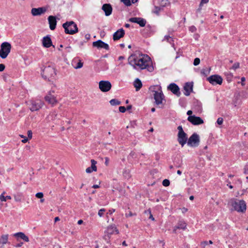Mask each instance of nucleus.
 Instances as JSON below:
<instances>
[{
	"instance_id": "4d7b16f0",
	"label": "nucleus",
	"mask_w": 248,
	"mask_h": 248,
	"mask_svg": "<svg viewBox=\"0 0 248 248\" xmlns=\"http://www.w3.org/2000/svg\"><path fill=\"white\" fill-rule=\"evenodd\" d=\"M115 211V210L114 209H111L108 210V212L107 213V214H109L111 215Z\"/></svg>"
},
{
	"instance_id": "052dcab7",
	"label": "nucleus",
	"mask_w": 248,
	"mask_h": 248,
	"mask_svg": "<svg viewBox=\"0 0 248 248\" xmlns=\"http://www.w3.org/2000/svg\"><path fill=\"white\" fill-rule=\"evenodd\" d=\"M108 163H109V158L107 157H105V165L106 166H108Z\"/></svg>"
},
{
	"instance_id": "423d86ee",
	"label": "nucleus",
	"mask_w": 248,
	"mask_h": 248,
	"mask_svg": "<svg viewBox=\"0 0 248 248\" xmlns=\"http://www.w3.org/2000/svg\"><path fill=\"white\" fill-rule=\"evenodd\" d=\"M200 143V137L196 133H193L188 139L187 144L190 147H197Z\"/></svg>"
},
{
	"instance_id": "7c9ffc66",
	"label": "nucleus",
	"mask_w": 248,
	"mask_h": 248,
	"mask_svg": "<svg viewBox=\"0 0 248 248\" xmlns=\"http://www.w3.org/2000/svg\"><path fill=\"white\" fill-rule=\"evenodd\" d=\"M91 162V166L90 167H91L92 170H93V171H96L97 170V167L96 166L97 162L94 159H92Z\"/></svg>"
},
{
	"instance_id": "0e129e2a",
	"label": "nucleus",
	"mask_w": 248,
	"mask_h": 248,
	"mask_svg": "<svg viewBox=\"0 0 248 248\" xmlns=\"http://www.w3.org/2000/svg\"><path fill=\"white\" fill-rule=\"evenodd\" d=\"M159 244L160 246H162V247H164V246L165 245V243L161 241H159ZM162 248H164L163 247Z\"/></svg>"
},
{
	"instance_id": "49530a36",
	"label": "nucleus",
	"mask_w": 248,
	"mask_h": 248,
	"mask_svg": "<svg viewBox=\"0 0 248 248\" xmlns=\"http://www.w3.org/2000/svg\"><path fill=\"white\" fill-rule=\"evenodd\" d=\"M223 119L221 117H219L217 119V123L219 125H221L223 123Z\"/></svg>"
},
{
	"instance_id": "8fccbe9b",
	"label": "nucleus",
	"mask_w": 248,
	"mask_h": 248,
	"mask_svg": "<svg viewBox=\"0 0 248 248\" xmlns=\"http://www.w3.org/2000/svg\"><path fill=\"white\" fill-rule=\"evenodd\" d=\"M244 173L246 174H248V163L245 166Z\"/></svg>"
},
{
	"instance_id": "4468645a",
	"label": "nucleus",
	"mask_w": 248,
	"mask_h": 248,
	"mask_svg": "<svg viewBox=\"0 0 248 248\" xmlns=\"http://www.w3.org/2000/svg\"><path fill=\"white\" fill-rule=\"evenodd\" d=\"M188 138L187 134L185 132L181 134H178L177 141L183 147L187 143Z\"/></svg>"
},
{
	"instance_id": "1a4fd4ad",
	"label": "nucleus",
	"mask_w": 248,
	"mask_h": 248,
	"mask_svg": "<svg viewBox=\"0 0 248 248\" xmlns=\"http://www.w3.org/2000/svg\"><path fill=\"white\" fill-rule=\"evenodd\" d=\"M99 88L103 92L109 91L111 88V83L108 80H101L99 82Z\"/></svg>"
},
{
	"instance_id": "412c9836",
	"label": "nucleus",
	"mask_w": 248,
	"mask_h": 248,
	"mask_svg": "<svg viewBox=\"0 0 248 248\" xmlns=\"http://www.w3.org/2000/svg\"><path fill=\"white\" fill-rule=\"evenodd\" d=\"M49 28L51 30H54L56 28L57 21L56 16H50L48 17Z\"/></svg>"
},
{
	"instance_id": "c03bdc74",
	"label": "nucleus",
	"mask_w": 248,
	"mask_h": 248,
	"mask_svg": "<svg viewBox=\"0 0 248 248\" xmlns=\"http://www.w3.org/2000/svg\"><path fill=\"white\" fill-rule=\"evenodd\" d=\"M189 30L191 32H194L196 31L197 29L194 26H191L189 28Z\"/></svg>"
},
{
	"instance_id": "f257e3e1",
	"label": "nucleus",
	"mask_w": 248,
	"mask_h": 248,
	"mask_svg": "<svg viewBox=\"0 0 248 248\" xmlns=\"http://www.w3.org/2000/svg\"><path fill=\"white\" fill-rule=\"evenodd\" d=\"M128 60L129 64L135 69H147L149 72L154 70V67L151 65V58L147 55H144L141 57L131 55Z\"/></svg>"
},
{
	"instance_id": "5701e85b",
	"label": "nucleus",
	"mask_w": 248,
	"mask_h": 248,
	"mask_svg": "<svg viewBox=\"0 0 248 248\" xmlns=\"http://www.w3.org/2000/svg\"><path fill=\"white\" fill-rule=\"evenodd\" d=\"M45 99L48 103L52 105L57 103L56 97L53 95H52L50 93L45 97Z\"/></svg>"
},
{
	"instance_id": "79ce46f5",
	"label": "nucleus",
	"mask_w": 248,
	"mask_h": 248,
	"mask_svg": "<svg viewBox=\"0 0 248 248\" xmlns=\"http://www.w3.org/2000/svg\"><path fill=\"white\" fill-rule=\"evenodd\" d=\"M177 129L178 130V134H181L185 133L184 131L183 130V127L182 125H179L177 127Z\"/></svg>"
},
{
	"instance_id": "13d9d810",
	"label": "nucleus",
	"mask_w": 248,
	"mask_h": 248,
	"mask_svg": "<svg viewBox=\"0 0 248 248\" xmlns=\"http://www.w3.org/2000/svg\"><path fill=\"white\" fill-rule=\"evenodd\" d=\"M209 1V0H202L200 4V7H201L202 6V3H206Z\"/></svg>"
},
{
	"instance_id": "393cba45",
	"label": "nucleus",
	"mask_w": 248,
	"mask_h": 248,
	"mask_svg": "<svg viewBox=\"0 0 248 248\" xmlns=\"http://www.w3.org/2000/svg\"><path fill=\"white\" fill-rule=\"evenodd\" d=\"M186 223L183 221H179L178 223V224L177 226H175L173 230V232L175 233H176V231L177 229H182V230H185L186 229Z\"/></svg>"
},
{
	"instance_id": "603ef678",
	"label": "nucleus",
	"mask_w": 248,
	"mask_h": 248,
	"mask_svg": "<svg viewBox=\"0 0 248 248\" xmlns=\"http://www.w3.org/2000/svg\"><path fill=\"white\" fill-rule=\"evenodd\" d=\"M93 171V170H92L91 167H88L86 170V172L88 173H90L92 172Z\"/></svg>"
},
{
	"instance_id": "e2e57ef3",
	"label": "nucleus",
	"mask_w": 248,
	"mask_h": 248,
	"mask_svg": "<svg viewBox=\"0 0 248 248\" xmlns=\"http://www.w3.org/2000/svg\"><path fill=\"white\" fill-rule=\"evenodd\" d=\"M90 34H86L85 35V37L86 38V39L87 40H89L90 39Z\"/></svg>"
},
{
	"instance_id": "a878e982",
	"label": "nucleus",
	"mask_w": 248,
	"mask_h": 248,
	"mask_svg": "<svg viewBox=\"0 0 248 248\" xmlns=\"http://www.w3.org/2000/svg\"><path fill=\"white\" fill-rule=\"evenodd\" d=\"M133 84L137 91H139L142 86V82L139 78H136L134 81Z\"/></svg>"
},
{
	"instance_id": "774afa93",
	"label": "nucleus",
	"mask_w": 248,
	"mask_h": 248,
	"mask_svg": "<svg viewBox=\"0 0 248 248\" xmlns=\"http://www.w3.org/2000/svg\"><path fill=\"white\" fill-rule=\"evenodd\" d=\"M28 140V139L27 138H24V139L22 140V142L23 143H26Z\"/></svg>"
},
{
	"instance_id": "c756f323",
	"label": "nucleus",
	"mask_w": 248,
	"mask_h": 248,
	"mask_svg": "<svg viewBox=\"0 0 248 248\" xmlns=\"http://www.w3.org/2000/svg\"><path fill=\"white\" fill-rule=\"evenodd\" d=\"M109 103L112 106H117L121 104V101L116 99H112L110 100Z\"/></svg>"
},
{
	"instance_id": "2eb2a0df",
	"label": "nucleus",
	"mask_w": 248,
	"mask_h": 248,
	"mask_svg": "<svg viewBox=\"0 0 248 248\" xmlns=\"http://www.w3.org/2000/svg\"><path fill=\"white\" fill-rule=\"evenodd\" d=\"M193 83L192 82H186L184 86V90L185 91L184 94L186 96H189L190 94V93L193 91Z\"/></svg>"
},
{
	"instance_id": "c85d7f7f",
	"label": "nucleus",
	"mask_w": 248,
	"mask_h": 248,
	"mask_svg": "<svg viewBox=\"0 0 248 248\" xmlns=\"http://www.w3.org/2000/svg\"><path fill=\"white\" fill-rule=\"evenodd\" d=\"M8 234H3L1 236V237L0 238V241H1V245L0 246H3L4 244H6L8 242Z\"/></svg>"
},
{
	"instance_id": "4be33fe9",
	"label": "nucleus",
	"mask_w": 248,
	"mask_h": 248,
	"mask_svg": "<svg viewBox=\"0 0 248 248\" xmlns=\"http://www.w3.org/2000/svg\"><path fill=\"white\" fill-rule=\"evenodd\" d=\"M114 232H116V234L119 233V231L114 224L108 226L105 231V233L109 235L114 234Z\"/></svg>"
},
{
	"instance_id": "ddd939ff",
	"label": "nucleus",
	"mask_w": 248,
	"mask_h": 248,
	"mask_svg": "<svg viewBox=\"0 0 248 248\" xmlns=\"http://www.w3.org/2000/svg\"><path fill=\"white\" fill-rule=\"evenodd\" d=\"M93 46L97 48H104L106 50H109V47L108 44L102 41L101 40H98L93 43Z\"/></svg>"
},
{
	"instance_id": "9d476101",
	"label": "nucleus",
	"mask_w": 248,
	"mask_h": 248,
	"mask_svg": "<svg viewBox=\"0 0 248 248\" xmlns=\"http://www.w3.org/2000/svg\"><path fill=\"white\" fill-rule=\"evenodd\" d=\"M154 98L155 100V103L157 105L162 104V101L164 98V95L161 90H160L159 92L158 91H154Z\"/></svg>"
},
{
	"instance_id": "9b49d317",
	"label": "nucleus",
	"mask_w": 248,
	"mask_h": 248,
	"mask_svg": "<svg viewBox=\"0 0 248 248\" xmlns=\"http://www.w3.org/2000/svg\"><path fill=\"white\" fill-rule=\"evenodd\" d=\"M168 90L170 91L174 94L179 97L181 95V92L179 86L174 83H171L167 87Z\"/></svg>"
},
{
	"instance_id": "cd10ccee",
	"label": "nucleus",
	"mask_w": 248,
	"mask_h": 248,
	"mask_svg": "<svg viewBox=\"0 0 248 248\" xmlns=\"http://www.w3.org/2000/svg\"><path fill=\"white\" fill-rule=\"evenodd\" d=\"M194 108L199 112L202 111V104L201 102L197 100L194 103Z\"/></svg>"
},
{
	"instance_id": "bb28decb",
	"label": "nucleus",
	"mask_w": 248,
	"mask_h": 248,
	"mask_svg": "<svg viewBox=\"0 0 248 248\" xmlns=\"http://www.w3.org/2000/svg\"><path fill=\"white\" fill-rule=\"evenodd\" d=\"M154 3L158 4L162 8L167 6L169 3L168 0H154Z\"/></svg>"
},
{
	"instance_id": "09e8293b",
	"label": "nucleus",
	"mask_w": 248,
	"mask_h": 248,
	"mask_svg": "<svg viewBox=\"0 0 248 248\" xmlns=\"http://www.w3.org/2000/svg\"><path fill=\"white\" fill-rule=\"evenodd\" d=\"M110 238V235L106 234L104 236V239L107 241V243H109V239Z\"/></svg>"
},
{
	"instance_id": "0eeeda50",
	"label": "nucleus",
	"mask_w": 248,
	"mask_h": 248,
	"mask_svg": "<svg viewBox=\"0 0 248 248\" xmlns=\"http://www.w3.org/2000/svg\"><path fill=\"white\" fill-rule=\"evenodd\" d=\"M207 80L212 85H221L223 81L222 78L218 75H213L207 78Z\"/></svg>"
},
{
	"instance_id": "69168bd1",
	"label": "nucleus",
	"mask_w": 248,
	"mask_h": 248,
	"mask_svg": "<svg viewBox=\"0 0 248 248\" xmlns=\"http://www.w3.org/2000/svg\"><path fill=\"white\" fill-rule=\"evenodd\" d=\"M133 216V214H132V213L131 212H130L128 214H126V217H132Z\"/></svg>"
},
{
	"instance_id": "b1692460",
	"label": "nucleus",
	"mask_w": 248,
	"mask_h": 248,
	"mask_svg": "<svg viewBox=\"0 0 248 248\" xmlns=\"http://www.w3.org/2000/svg\"><path fill=\"white\" fill-rule=\"evenodd\" d=\"M13 235L17 238H20V239L24 240L25 242H29V237L27 236H26L22 232H18L15 233Z\"/></svg>"
},
{
	"instance_id": "ea45409f",
	"label": "nucleus",
	"mask_w": 248,
	"mask_h": 248,
	"mask_svg": "<svg viewBox=\"0 0 248 248\" xmlns=\"http://www.w3.org/2000/svg\"><path fill=\"white\" fill-rule=\"evenodd\" d=\"M200 63V59L198 58H196L194 59V62H193V64L195 66H197L198 65H199Z\"/></svg>"
},
{
	"instance_id": "de8ad7c7",
	"label": "nucleus",
	"mask_w": 248,
	"mask_h": 248,
	"mask_svg": "<svg viewBox=\"0 0 248 248\" xmlns=\"http://www.w3.org/2000/svg\"><path fill=\"white\" fill-rule=\"evenodd\" d=\"M119 110L120 112L122 113H124L126 111V108L124 106H120L119 108Z\"/></svg>"
},
{
	"instance_id": "3c124183",
	"label": "nucleus",
	"mask_w": 248,
	"mask_h": 248,
	"mask_svg": "<svg viewBox=\"0 0 248 248\" xmlns=\"http://www.w3.org/2000/svg\"><path fill=\"white\" fill-rule=\"evenodd\" d=\"M27 133H28V138L30 139H31L32 138V131L31 130H28Z\"/></svg>"
},
{
	"instance_id": "473e14b6",
	"label": "nucleus",
	"mask_w": 248,
	"mask_h": 248,
	"mask_svg": "<svg viewBox=\"0 0 248 248\" xmlns=\"http://www.w3.org/2000/svg\"><path fill=\"white\" fill-rule=\"evenodd\" d=\"M179 104L182 107L186 105V99L185 98H180L179 100Z\"/></svg>"
},
{
	"instance_id": "6e6d98bb",
	"label": "nucleus",
	"mask_w": 248,
	"mask_h": 248,
	"mask_svg": "<svg viewBox=\"0 0 248 248\" xmlns=\"http://www.w3.org/2000/svg\"><path fill=\"white\" fill-rule=\"evenodd\" d=\"M202 7V6H201V7L199 6V8L197 10L196 14H197V17L198 16V15L199 14H201V13Z\"/></svg>"
},
{
	"instance_id": "dca6fc26",
	"label": "nucleus",
	"mask_w": 248,
	"mask_h": 248,
	"mask_svg": "<svg viewBox=\"0 0 248 248\" xmlns=\"http://www.w3.org/2000/svg\"><path fill=\"white\" fill-rule=\"evenodd\" d=\"M129 21L132 23H137L141 27H144L146 23V20L141 17H131L129 18Z\"/></svg>"
},
{
	"instance_id": "a18cd8bd",
	"label": "nucleus",
	"mask_w": 248,
	"mask_h": 248,
	"mask_svg": "<svg viewBox=\"0 0 248 248\" xmlns=\"http://www.w3.org/2000/svg\"><path fill=\"white\" fill-rule=\"evenodd\" d=\"M5 193V192H3V193H2L0 195V200L1 201V202H5L6 201V198L4 196V194Z\"/></svg>"
},
{
	"instance_id": "20e7f679",
	"label": "nucleus",
	"mask_w": 248,
	"mask_h": 248,
	"mask_svg": "<svg viewBox=\"0 0 248 248\" xmlns=\"http://www.w3.org/2000/svg\"><path fill=\"white\" fill-rule=\"evenodd\" d=\"M66 34H74L78 32V28L77 24L73 21H67L62 24Z\"/></svg>"
},
{
	"instance_id": "f3484780",
	"label": "nucleus",
	"mask_w": 248,
	"mask_h": 248,
	"mask_svg": "<svg viewBox=\"0 0 248 248\" xmlns=\"http://www.w3.org/2000/svg\"><path fill=\"white\" fill-rule=\"evenodd\" d=\"M46 8L44 7H39L38 8H33L31 10V13L33 16H40L45 13Z\"/></svg>"
},
{
	"instance_id": "6ab92c4d",
	"label": "nucleus",
	"mask_w": 248,
	"mask_h": 248,
	"mask_svg": "<svg viewBox=\"0 0 248 248\" xmlns=\"http://www.w3.org/2000/svg\"><path fill=\"white\" fill-rule=\"evenodd\" d=\"M125 34L124 30L123 28L120 29L115 32L113 35V39L114 41L119 40L124 37Z\"/></svg>"
},
{
	"instance_id": "37998d69",
	"label": "nucleus",
	"mask_w": 248,
	"mask_h": 248,
	"mask_svg": "<svg viewBox=\"0 0 248 248\" xmlns=\"http://www.w3.org/2000/svg\"><path fill=\"white\" fill-rule=\"evenodd\" d=\"M44 194L42 192H38L36 194L35 196L39 199L43 198Z\"/></svg>"
},
{
	"instance_id": "72a5a7b5",
	"label": "nucleus",
	"mask_w": 248,
	"mask_h": 248,
	"mask_svg": "<svg viewBox=\"0 0 248 248\" xmlns=\"http://www.w3.org/2000/svg\"><path fill=\"white\" fill-rule=\"evenodd\" d=\"M83 65V63L81 62V61L79 60V61L77 63V65L74 66L75 69H79L81 68Z\"/></svg>"
},
{
	"instance_id": "a19ab883",
	"label": "nucleus",
	"mask_w": 248,
	"mask_h": 248,
	"mask_svg": "<svg viewBox=\"0 0 248 248\" xmlns=\"http://www.w3.org/2000/svg\"><path fill=\"white\" fill-rule=\"evenodd\" d=\"M145 213H148L150 215V216L149 217V219H151L152 220H155V218L153 217V215H152V214L151 213V210L150 209H148L147 211H145Z\"/></svg>"
},
{
	"instance_id": "c9c22d12",
	"label": "nucleus",
	"mask_w": 248,
	"mask_h": 248,
	"mask_svg": "<svg viewBox=\"0 0 248 248\" xmlns=\"http://www.w3.org/2000/svg\"><path fill=\"white\" fill-rule=\"evenodd\" d=\"M155 10L154 11V13L158 15L160 11L162 9V7H161L160 6H155Z\"/></svg>"
},
{
	"instance_id": "f8f14e48",
	"label": "nucleus",
	"mask_w": 248,
	"mask_h": 248,
	"mask_svg": "<svg viewBox=\"0 0 248 248\" xmlns=\"http://www.w3.org/2000/svg\"><path fill=\"white\" fill-rule=\"evenodd\" d=\"M187 120L195 125H200L204 123L203 120L201 117L195 115L189 116Z\"/></svg>"
},
{
	"instance_id": "864d4df0",
	"label": "nucleus",
	"mask_w": 248,
	"mask_h": 248,
	"mask_svg": "<svg viewBox=\"0 0 248 248\" xmlns=\"http://www.w3.org/2000/svg\"><path fill=\"white\" fill-rule=\"evenodd\" d=\"M208 73H209V71H208L207 70H205V69H202L201 71V74H202L205 76H207V75L208 74Z\"/></svg>"
},
{
	"instance_id": "680f3d73",
	"label": "nucleus",
	"mask_w": 248,
	"mask_h": 248,
	"mask_svg": "<svg viewBox=\"0 0 248 248\" xmlns=\"http://www.w3.org/2000/svg\"><path fill=\"white\" fill-rule=\"evenodd\" d=\"M15 200L16 202H20L21 201V198L18 196H15Z\"/></svg>"
},
{
	"instance_id": "2f4dec72",
	"label": "nucleus",
	"mask_w": 248,
	"mask_h": 248,
	"mask_svg": "<svg viewBox=\"0 0 248 248\" xmlns=\"http://www.w3.org/2000/svg\"><path fill=\"white\" fill-rule=\"evenodd\" d=\"M163 40H166L168 42H169L170 44H173V42H174L173 39L169 35L165 36L164 39Z\"/></svg>"
},
{
	"instance_id": "6e6552de",
	"label": "nucleus",
	"mask_w": 248,
	"mask_h": 248,
	"mask_svg": "<svg viewBox=\"0 0 248 248\" xmlns=\"http://www.w3.org/2000/svg\"><path fill=\"white\" fill-rule=\"evenodd\" d=\"M30 103V109L31 111L39 110L44 105V103L40 100H31Z\"/></svg>"
},
{
	"instance_id": "58836bf2",
	"label": "nucleus",
	"mask_w": 248,
	"mask_h": 248,
	"mask_svg": "<svg viewBox=\"0 0 248 248\" xmlns=\"http://www.w3.org/2000/svg\"><path fill=\"white\" fill-rule=\"evenodd\" d=\"M239 62H235L232 67V69H233V70H235L236 69H238L239 68Z\"/></svg>"
},
{
	"instance_id": "7ed1b4c3",
	"label": "nucleus",
	"mask_w": 248,
	"mask_h": 248,
	"mask_svg": "<svg viewBox=\"0 0 248 248\" xmlns=\"http://www.w3.org/2000/svg\"><path fill=\"white\" fill-rule=\"evenodd\" d=\"M41 75L44 79L50 81L56 75L55 68L53 66H46L42 69Z\"/></svg>"
},
{
	"instance_id": "a211bd4d",
	"label": "nucleus",
	"mask_w": 248,
	"mask_h": 248,
	"mask_svg": "<svg viewBox=\"0 0 248 248\" xmlns=\"http://www.w3.org/2000/svg\"><path fill=\"white\" fill-rule=\"evenodd\" d=\"M42 44L43 46L46 48H49L51 46H53L54 47V46L52 45L50 35H48L43 38Z\"/></svg>"
},
{
	"instance_id": "e433bc0d",
	"label": "nucleus",
	"mask_w": 248,
	"mask_h": 248,
	"mask_svg": "<svg viewBox=\"0 0 248 248\" xmlns=\"http://www.w3.org/2000/svg\"><path fill=\"white\" fill-rule=\"evenodd\" d=\"M170 181L168 179H165L162 182V185L164 186H168L170 185Z\"/></svg>"
},
{
	"instance_id": "5fc2aeb1",
	"label": "nucleus",
	"mask_w": 248,
	"mask_h": 248,
	"mask_svg": "<svg viewBox=\"0 0 248 248\" xmlns=\"http://www.w3.org/2000/svg\"><path fill=\"white\" fill-rule=\"evenodd\" d=\"M5 68V66L4 64H0V72L3 71Z\"/></svg>"
},
{
	"instance_id": "bf43d9fd",
	"label": "nucleus",
	"mask_w": 248,
	"mask_h": 248,
	"mask_svg": "<svg viewBox=\"0 0 248 248\" xmlns=\"http://www.w3.org/2000/svg\"><path fill=\"white\" fill-rule=\"evenodd\" d=\"M208 244V241H203L201 243V245L203 247H205V246L207 245Z\"/></svg>"
},
{
	"instance_id": "4c0bfd02",
	"label": "nucleus",
	"mask_w": 248,
	"mask_h": 248,
	"mask_svg": "<svg viewBox=\"0 0 248 248\" xmlns=\"http://www.w3.org/2000/svg\"><path fill=\"white\" fill-rule=\"evenodd\" d=\"M105 211H106V210L104 208H102V209H100L98 213V216L100 217H102Z\"/></svg>"
},
{
	"instance_id": "f03ea898",
	"label": "nucleus",
	"mask_w": 248,
	"mask_h": 248,
	"mask_svg": "<svg viewBox=\"0 0 248 248\" xmlns=\"http://www.w3.org/2000/svg\"><path fill=\"white\" fill-rule=\"evenodd\" d=\"M229 204L232 207V210L240 213H244L246 210V203L244 200L232 199L229 202Z\"/></svg>"
},
{
	"instance_id": "39448f33",
	"label": "nucleus",
	"mask_w": 248,
	"mask_h": 248,
	"mask_svg": "<svg viewBox=\"0 0 248 248\" xmlns=\"http://www.w3.org/2000/svg\"><path fill=\"white\" fill-rule=\"evenodd\" d=\"M11 44L7 42L2 43L0 46V57L2 59H5L10 53L11 49Z\"/></svg>"
},
{
	"instance_id": "f704fd0d",
	"label": "nucleus",
	"mask_w": 248,
	"mask_h": 248,
	"mask_svg": "<svg viewBox=\"0 0 248 248\" xmlns=\"http://www.w3.org/2000/svg\"><path fill=\"white\" fill-rule=\"evenodd\" d=\"M125 6H130L131 5L130 0H120Z\"/></svg>"
},
{
	"instance_id": "aec40b11",
	"label": "nucleus",
	"mask_w": 248,
	"mask_h": 248,
	"mask_svg": "<svg viewBox=\"0 0 248 248\" xmlns=\"http://www.w3.org/2000/svg\"><path fill=\"white\" fill-rule=\"evenodd\" d=\"M102 9L105 12L106 16H110L112 11V8L111 5L109 3H106L103 5Z\"/></svg>"
},
{
	"instance_id": "338daca9",
	"label": "nucleus",
	"mask_w": 248,
	"mask_h": 248,
	"mask_svg": "<svg viewBox=\"0 0 248 248\" xmlns=\"http://www.w3.org/2000/svg\"><path fill=\"white\" fill-rule=\"evenodd\" d=\"M23 243H22V242H21V243H18V244H17L16 245V248H20V247H21L23 245Z\"/></svg>"
}]
</instances>
